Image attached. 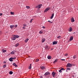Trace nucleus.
Masks as SVG:
<instances>
[{"label": "nucleus", "instance_id": "obj_31", "mask_svg": "<svg viewBox=\"0 0 78 78\" xmlns=\"http://www.w3.org/2000/svg\"><path fill=\"white\" fill-rule=\"evenodd\" d=\"M59 73H62V70L61 69H60L59 70Z\"/></svg>", "mask_w": 78, "mask_h": 78}, {"label": "nucleus", "instance_id": "obj_49", "mask_svg": "<svg viewBox=\"0 0 78 78\" xmlns=\"http://www.w3.org/2000/svg\"><path fill=\"white\" fill-rule=\"evenodd\" d=\"M23 29H25V27H23Z\"/></svg>", "mask_w": 78, "mask_h": 78}, {"label": "nucleus", "instance_id": "obj_22", "mask_svg": "<svg viewBox=\"0 0 78 78\" xmlns=\"http://www.w3.org/2000/svg\"><path fill=\"white\" fill-rule=\"evenodd\" d=\"M45 69V67L44 66H42L41 67V70H44Z\"/></svg>", "mask_w": 78, "mask_h": 78}, {"label": "nucleus", "instance_id": "obj_36", "mask_svg": "<svg viewBox=\"0 0 78 78\" xmlns=\"http://www.w3.org/2000/svg\"><path fill=\"white\" fill-rule=\"evenodd\" d=\"M60 37H61V36H59L57 37V38H58V39H60Z\"/></svg>", "mask_w": 78, "mask_h": 78}, {"label": "nucleus", "instance_id": "obj_9", "mask_svg": "<svg viewBox=\"0 0 78 78\" xmlns=\"http://www.w3.org/2000/svg\"><path fill=\"white\" fill-rule=\"evenodd\" d=\"M12 65L14 66H15V67H18V66H17V65L15 63H13Z\"/></svg>", "mask_w": 78, "mask_h": 78}, {"label": "nucleus", "instance_id": "obj_13", "mask_svg": "<svg viewBox=\"0 0 78 78\" xmlns=\"http://www.w3.org/2000/svg\"><path fill=\"white\" fill-rule=\"evenodd\" d=\"M45 50H49V48H48V45H46L45 46Z\"/></svg>", "mask_w": 78, "mask_h": 78}, {"label": "nucleus", "instance_id": "obj_26", "mask_svg": "<svg viewBox=\"0 0 78 78\" xmlns=\"http://www.w3.org/2000/svg\"><path fill=\"white\" fill-rule=\"evenodd\" d=\"M9 73L10 75H12L13 73V72H12V71H10Z\"/></svg>", "mask_w": 78, "mask_h": 78}, {"label": "nucleus", "instance_id": "obj_43", "mask_svg": "<svg viewBox=\"0 0 78 78\" xmlns=\"http://www.w3.org/2000/svg\"><path fill=\"white\" fill-rule=\"evenodd\" d=\"M40 78H43V76H41Z\"/></svg>", "mask_w": 78, "mask_h": 78}, {"label": "nucleus", "instance_id": "obj_37", "mask_svg": "<svg viewBox=\"0 0 78 78\" xmlns=\"http://www.w3.org/2000/svg\"><path fill=\"white\" fill-rule=\"evenodd\" d=\"M65 56H68V54H66Z\"/></svg>", "mask_w": 78, "mask_h": 78}, {"label": "nucleus", "instance_id": "obj_46", "mask_svg": "<svg viewBox=\"0 0 78 78\" xmlns=\"http://www.w3.org/2000/svg\"><path fill=\"white\" fill-rule=\"evenodd\" d=\"M2 14H3L2 13H0V16H2Z\"/></svg>", "mask_w": 78, "mask_h": 78}, {"label": "nucleus", "instance_id": "obj_32", "mask_svg": "<svg viewBox=\"0 0 78 78\" xmlns=\"http://www.w3.org/2000/svg\"><path fill=\"white\" fill-rule=\"evenodd\" d=\"M10 14H11V15H13V14H14V13L12 12H10Z\"/></svg>", "mask_w": 78, "mask_h": 78}, {"label": "nucleus", "instance_id": "obj_20", "mask_svg": "<svg viewBox=\"0 0 78 78\" xmlns=\"http://www.w3.org/2000/svg\"><path fill=\"white\" fill-rule=\"evenodd\" d=\"M2 53H5V52H6V50H4L3 49L2 50Z\"/></svg>", "mask_w": 78, "mask_h": 78}, {"label": "nucleus", "instance_id": "obj_1", "mask_svg": "<svg viewBox=\"0 0 78 78\" xmlns=\"http://www.w3.org/2000/svg\"><path fill=\"white\" fill-rule=\"evenodd\" d=\"M72 67V65L70 63H68L66 65V67Z\"/></svg>", "mask_w": 78, "mask_h": 78}, {"label": "nucleus", "instance_id": "obj_28", "mask_svg": "<svg viewBox=\"0 0 78 78\" xmlns=\"http://www.w3.org/2000/svg\"><path fill=\"white\" fill-rule=\"evenodd\" d=\"M48 22H49L50 23H53V22H51V21L50 20L48 21Z\"/></svg>", "mask_w": 78, "mask_h": 78}, {"label": "nucleus", "instance_id": "obj_48", "mask_svg": "<svg viewBox=\"0 0 78 78\" xmlns=\"http://www.w3.org/2000/svg\"><path fill=\"white\" fill-rule=\"evenodd\" d=\"M45 27L43 26V28H44V29H45Z\"/></svg>", "mask_w": 78, "mask_h": 78}, {"label": "nucleus", "instance_id": "obj_7", "mask_svg": "<svg viewBox=\"0 0 78 78\" xmlns=\"http://www.w3.org/2000/svg\"><path fill=\"white\" fill-rule=\"evenodd\" d=\"M58 44V42L56 41H54L52 42V45H55V44Z\"/></svg>", "mask_w": 78, "mask_h": 78}, {"label": "nucleus", "instance_id": "obj_52", "mask_svg": "<svg viewBox=\"0 0 78 78\" xmlns=\"http://www.w3.org/2000/svg\"><path fill=\"white\" fill-rule=\"evenodd\" d=\"M4 62V63H5V62Z\"/></svg>", "mask_w": 78, "mask_h": 78}, {"label": "nucleus", "instance_id": "obj_2", "mask_svg": "<svg viewBox=\"0 0 78 78\" xmlns=\"http://www.w3.org/2000/svg\"><path fill=\"white\" fill-rule=\"evenodd\" d=\"M50 9V8L48 7L44 10V12H47L48 11H49Z\"/></svg>", "mask_w": 78, "mask_h": 78}, {"label": "nucleus", "instance_id": "obj_35", "mask_svg": "<svg viewBox=\"0 0 78 78\" xmlns=\"http://www.w3.org/2000/svg\"><path fill=\"white\" fill-rule=\"evenodd\" d=\"M61 69L62 70H65V69H64L63 68H61Z\"/></svg>", "mask_w": 78, "mask_h": 78}, {"label": "nucleus", "instance_id": "obj_47", "mask_svg": "<svg viewBox=\"0 0 78 78\" xmlns=\"http://www.w3.org/2000/svg\"><path fill=\"white\" fill-rule=\"evenodd\" d=\"M66 71L67 72H68V69H67Z\"/></svg>", "mask_w": 78, "mask_h": 78}, {"label": "nucleus", "instance_id": "obj_51", "mask_svg": "<svg viewBox=\"0 0 78 78\" xmlns=\"http://www.w3.org/2000/svg\"><path fill=\"white\" fill-rule=\"evenodd\" d=\"M73 76H71V78H72L73 77Z\"/></svg>", "mask_w": 78, "mask_h": 78}, {"label": "nucleus", "instance_id": "obj_8", "mask_svg": "<svg viewBox=\"0 0 78 78\" xmlns=\"http://www.w3.org/2000/svg\"><path fill=\"white\" fill-rule=\"evenodd\" d=\"M42 42V43L44 42L45 41V38H42L41 40Z\"/></svg>", "mask_w": 78, "mask_h": 78}, {"label": "nucleus", "instance_id": "obj_3", "mask_svg": "<svg viewBox=\"0 0 78 78\" xmlns=\"http://www.w3.org/2000/svg\"><path fill=\"white\" fill-rule=\"evenodd\" d=\"M50 75V73H49V72H47L45 73L44 74L45 76H47V75Z\"/></svg>", "mask_w": 78, "mask_h": 78}, {"label": "nucleus", "instance_id": "obj_4", "mask_svg": "<svg viewBox=\"0 0 78 78\" xmlns=\"http://www.w3.org/2000/svg\"><path fill=\"white\" fill-rule=\"evenodd\" d=\"M11 39L13 41H15V40H16V37H15V36H14V35L12 37Z\"/></svg>", "mask_w": 78, "mask_h": 78}, {"label": "nucleus", "instance_id": "obj_18", "mask_svg": "<svg viewBox=\"0 0 78 78\" xmlns=\"http://www.w3.org/2000/svg\"><path fill=\"white\" fill-rule=\"evenodd\" d=\"M53 17H54V13H53V14H52L51 17L50 18L51 19H52L53 18Z\"/></svg>", "mask_w": 78, "mask_h": 78}, {"label": "nucleus", "instance_id": "obj_23", "mask_svg": "<svg viewBox=\"0 0 78 78\" xmlns=\"http://www.w3.org/2000/svg\"><path fill=\"white\" fill-rule=\"evenodd\" d=\"M29 69H31V64H30V66L28 68Z\"/></svg>", "mask_w": 78, "mask_h": 78}, {"label": "nucleus", "instance_id": "obj_6", "mask_svg": "<svg viewBox=\"0 0 78 78\" xmlns=\"http://www.w3.org/2000/svg\"><path fill=\"white\" fill-rule=\"evenodd\" d=\"M42 4H41L37 6L36 8H41L42 7Z\"/></svg>", "mask_w": 78, "mask_h": 78}, {"label": "nucleus", "instance_id": "obj_24", "mask_svg": "<svg viewBox=\"0 0 78 78\" xmlns=\"http://www.w3.org/2000/svg\"><path fill=\"white\" fill-rule=\"evenodd\" d=\"M26 8L27 9H28L30 8V6H26Z\"/></svg>", "mask_w": 78, "mask_h": 78}, {"label": "nucleus", "instance_id": "obj_45", "mask_svg": "<svg viewBox=\"0 0 78 78\" xmlns=\"http://www.w3.org/2000/svg\"><path fill=\"white\" fill-rule=\"evenodd\" d=\"M16 57L12 58V59L14 60L15 59H16Z\"/></svg>", "mask_w": 78, "mask_h": 78}, {"label": "nucleus", "instance_id": "obj_41", "mask_svg": "<svg viewBox=\"0 0 78 78\" xmlns=\"http://www.w3.org/2000/svg\"><path fill=\"white\" fill-rule=\"evenodd\" d=\"M76 58V57L75 56H73V59H75Z\"/></svg>", "mask_w": 78, "mask_h": 78}, {"label": "nucleus", "instance_id": "obj_30", "mask_svg": "<svg viewBox=\"0 0 78 78\" xmlns=\"http://www.w3.org/2000/svg\"><path fill=\"white\" fill-rule=\"evenodd\" d=\"M39 61V59H37L36 60V62H38Z\"/></svg>", "mask_w": 78, "mask_h": 78}, {"label": "nucleus", "instance_id": "obj_39", "mask_svg": "<svg viewBox=\"0 0 78 78\" xmlns=\"http://www.w3.org/2000/svg\"><path fill=\"white\" fill-rule=\"evenodd\" d=\"M15 28H17V25H16L15 26Z\"/></svg>", "mask_w": 78, "mask_h": 78}, {"label": "nucleus", "instance_id": "obj_15", "mask_svg": "<svg viewBox=\"0 0 78 78\" xmlns=\"http://www.w3.org/2000/svg\"><path fill=\"white\" fill-rule=\"evenodd\" d=\"M16 39L19 38V36L17 35H14Z\"/></svg>", "mask_w": 78, "mask_h": 78}, {"label": "nucleus", "instance_id": "obj_34", "mask_svg": "<svg viewBox=\"0 0 78 78\" xmlns=\"http://www.w3.org/2000/svg\"><path fill=\"white\" fill-rule=\"evenodd\" d=\"M23 27H27V24H24L23 25Z\"/></svg>", "mask_w": 78, "mask_h": 78}, {"label": "nucleus", "instance_id": "obj_33", "mask_svg": "<svg viewBox=\"0 0 78 78\" xmlns=\"http://www.w3.org/2000/svg\"><path fill=\"white\" fill-rule=\"evenodd\" d=\"M6 65H4V66H3V67L4 68H5L6 67Z\"/></svg>", "mask_w": 78, "mask_h": 78}, {"label": "nucleus", "instance_id": "obj_14", "mask_svg": "<svg viewBox=\"0 0 78 78\" xmlns=\"http://www.w3.org/2000/svg\"><path fill=\"white\" fill-rule=\"evenodd\" d=\"M10 27L11 29H12L14 28V25H11L10 26Z\"/></svg>", "mask_w": 78, "mask_h": 78}, {"label": "nucleus", "instance_id": "obj_16", "mask_svg": "<svg viewBox=\"0 0 78 78\" xmlns=\"http://www.w3.org/2000/svg\"><path fill=\"white\" fill-rule=\"evenodd\" d=\"M73 37L72 36L69 39V40L70 41H72V40H73Z\"/></svg>", "mask_w": 78, "mask_h": 78}, {"label": "nucleus", "instance_id": "obj_38", "mask_svg": "<svg viewBox=\"0 0 78 78\" xmlns=\"http://www.w3.org/2000/svg\"><path fill=\"white\" fill-rule=\"evenodd\" d=\"M61 61H66V60L65 59H61Z\"/></svg>", "mask_w": 78, "mask_h": 78}, {"label": "nucleus", "instance_id": "obj_42", "mask_svg": "<svg viewBox=\"0 0 78 78\" xmlns=\"http://www.w3.org/2000/svg\"><path fill=\"white\" fill-rule=\"evenodd\" d=\"M33 19H31V20H30V23H31V22H32V21H33Z\"/></svg>", "mask_w": 78, "mask_h": 78}, {"label": "nucleus", "instance_id": "obj_40", "mask_svg": "<svg viewBox=\"0 0 78 78\" xmlns=\"http://www.w3.org/2000/svg\"><path fill=\"white\" fill-rule=\"evenodd\" d=\"M67 69L68 70H71V69L69 68H67Z\"/></svg>", "mask_w": 78, "mask_h": 78}, {"label": "nucleus", "instance_id": "obj_5", "mask_svg": "<svg viewBox=\"0 0 78 78\" xmlns=\"http://www.w3.org/2000/svg\"><path fill=\"white\" fill-rule=\"evenodd\" d=\"M52 75L53 77H55V75H56V73L54 72H52Z\"/></svg>", "mask_w": 78, "mask_h": 78}, {"label": "nucleus", "instance_id": "obj_10", "mask_svg": "<svg viewBox=\"0 0 78 78\" xmlns=\"http://www.w3.org/2000/svg\"><path fill=\"white\" fill-rule=\"evenodd\" d=\"M71 20L72 22H75V20H74L73 17L71 18Z\"/></svg>", "mask_w": 78, "mask_h": 78}, {"label": "nucleus", "instance_id": "obj_12", "mask_svg": "<svg viewBox=\"0 0 78 78\" xmlns=\"http://www.w3.org/2000/svg\"><path fill=\"white\" fill-rule=\"evenodd\" d=\"M72 30H73L72 28L71 27H70L69 30V32H71Z\"/></svg>", "mask_w": 78, "mask_h": 78}, {"label": "nucleus", "instance_id": "obj_19", "mask_svg": "<svg viewBox=\"0 0 78 78\" xmlns=\"http://www.w3.org/2000/svg\"><path fill=\"white\" fill-rule=\"evenodd\" d=\"M29 40V39H26L25 41V43H27V42H28V40Z\"/></svg>", "mask_w": 78, "mask_h": 78}, {"label": "nucleus", "instance_id": "obj_27", "mask_svg": "<svg viewBox=\"0 0 78 78\" xmlns=\"http://www.w3.org/2000/svg\"><path fill=\"white\" fill-rule=\"evenodd\" d=\"M57 61H58V60H57V59L55 60V61L53 62V63H55L56 62H57Z\"/></svg>", "mask_w": 78, "mask_h": 78}, {"label": "nucleus", "instance_id": "obj_17", "mask_svg": "<svg viewBox=\"0 0 78 78\" xmlns=\"http://www.w3.org/2000/svg\"><path fill=\"white\" fill-rule=\"evenodd\" d=\"M48 59H51V57L50 55L48 56Z\"/></svg>", "mask_w": 78, "mask_h": 78}, {"label": "nucleus", "instance_id": "obj_11", "mask_svg": "<svg viewBox=\"0 0 78 78\" xmlns=\"http://www.w3.org/2000/svg\"><path fill=\"white\" fill-rule=\"evenodd\" d=\"M15 52H16V51L14 50L13 51H12L11 52V55H14V53H15Z\"/></svg>", "mask_w": 78, "mask_h": 78}, {"label": "nucleus", "instance_id": "obj_21", "mask_svg": "<svg viewBox=\"0 0 78 78\" xmlns=\"http://www.w3.org/2000/svg\"><path fill=\"white\" fill-rule=\"evenodd\" d=\"M12 58H9V60L10 61H11V62H12Z\"/></svg>", "mask_w": 78, "mask_h": 78}, {"label": "nucleus", "instance_id": "obj_29", "mask_svg": "<svg viewBox=\"0 0 78 78\" xmlns=\"http://www.w3.org/2000/svg\"><path fill=\"white\" fill-rule=\"evenodd\" d=\"M43 33V32L42 31H40V32H39V33L40 34H42Z\"/></svg>", "mask_w": 78, "mask_h": 78}, {"label": "nucleus", "instance_id": "obj_25", "mask_svg": "<svg viewBox=\"0 0 78 78\" xmlns=\"http://www.w3.org/2000/svg\"><path fill=\"white\" fill-rule=\"evenodd\" d=\"M19 44L18 43H17V44H16L15 47H17L18 46H19Z\"/></svg>", "mask_w": 78, "mask_h": 78}, {"label": "nucleus", "instance_id": "obj_50", "mask_svg": "<svg viewBox=\"0 0 78 78\" xmlns=\"http://www.w3.org/2000/svg\"><path fill=\"white\" fill-rule=\"evenodd\" d=\"M53 50V48H51V50Z\"/></svg>", "mask_w": 78, "mask_h": 78}, {"label": "nucleus", "instance_id": "obj_44", "mask_svg": "<svg viewBox=\"0 0 78 78\" xmlns=\"http://www.w3.org/2000/svg\"><path fill=\"white\" fill-rule=\"evenodd\" d=\"M2 31H0V35L2 34Z\"/></svg>", "mask_w": 78, "mask_h": 78}]
</instances>
